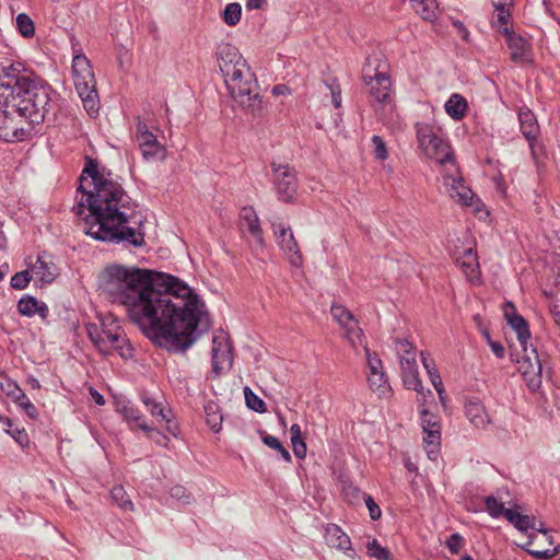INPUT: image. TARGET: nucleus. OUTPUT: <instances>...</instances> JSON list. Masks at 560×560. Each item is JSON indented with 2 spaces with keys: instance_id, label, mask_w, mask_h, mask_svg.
<instances>
[{
  "instance_id": "1",
  "label": "nucleus",
  "mask_w": 560,
  "mask_h": 560,
  "mask_svg": "<svg viewBox=\"0 0 560 560\" xmlns=\"http://www.w3.org/2000/svg\"><path fill=\"white\" fill-rule=\"evenodd\" d=\"M101 288L127 307L145 337L170 352L186 351L207 330L205 302L175 276L114 265L103 271Z\"/></svg>"
},
{
  "instance_id": "2",
  "label": "nucleus",
  "mask_w": 560,
  "mask_h": 560,
  "mask_svg": "<svg viewBox=\"0 0 560 560\" xmlns=\"http://www.w3.org/2000/svg\"><path fill=\"white\" fill-rule=\"evenodd\" d=\"M77 190L82 197L72 210L82 217L85 234L96 241L133 247L145 244L143 222L139 221L136 228L129 225L136 207L131 197L109 171H100L90 156H85Z\"/></svg>"
},
{
  "instance_id": "3",
  "label": "nucleus",
  "mask_w": 560,
  "mask_h": 560,
  "mask_svg": "<svg viewBox=\"0 0 560 560\" xmlns=\"http://www.w3.org/2000/svg\"><path fill=\"white\" fill-rule=\"evenodd\" d=\"M1 71L0 139L22 141L55 115L59 94L22 63L2 67Z\"/></svg>"
},
{
  "instance_id": "4",
  "label": "nucleus",
  "mask_w": 560,
  "mask_h": 560,
  "mask_svg": "<svg viewBox=\"0 0 560 560\" xmlns=\"http://www.w3.org/2000/svg\"><path fill=\"white\" fill-rule=\"evenodd\" d=\"M217 63L224 85L235 102L254 116L262 115L256 75L240 50L231 44L219 45Z\"/></svg>"
},
{
  "instance_id": "5",
  "label": "nucleus",
  "mask_w": 560,
  "mask_h": 560,
  "mask_svg": "<svg viewBox=\"0 0 560 560\" xmlns=\"http://www.w3.org/2000/svg\"><path fill=\"white\" fill-rule=\"evenodd\" d=\"M86 331L101 354L107 357L117 352L124 359L132 357L133 349L118 324L114 322L109 325L104 322L101 325L90 323L86 325Z\"/></svg>"
},
{
  "instance_id": "6",
  "label": "nucleus",
  "mask_w": 560,
  "mask_h": 560,
  "mask_svg": "<svg viewBox=\"0 0 560 560\" xmlns=\"http://www.w3.org/2000/svg\"><path fill=\"white\" fill-rule=\"evenodd\" d=\"M415 128L422 153L440 165L454 167L453 151L442 130L436 126L423 122L416 124Z\"/></svg>"
},
{
  "instance_id": "7",
  "label": "nucleus",
  "mask_w": 560,
  "mask_h": 560,
  "mask_svg": "<svg viewBox=\"0 0 560 560\" xmlns=\"http://www.w3.org/2000/svg\"><path fill=\"white\" fill-rule=\"evenodd\" d=\"M518 372L532 392L540 388L542 383V366L537 350L533 347L521 348L516 359Z\"/></svg>"
},
{
  "instance_id": "8",
  "label": "nucleus",
  "mask_w": 560,
  "mask_h": 560,
  "mask_svg": "<svg viewBox=\"0 0 560 560\" xmlns=\"http://www.w3.org/2000/svg\"><path fill=\"white\" fill-rule=\"evenodd\" d=\"M238 218L242 235L247 241L250 250L256 256L259 255L265 248V238L256 210L253 207H243Z\"/></svg>"
},
{
  "instance_id": "9",
  "label": "nucleus",
  "mask_w": 560,
  "mask_h": 560,
  "mask_svg": "<svg viewBox=\"0 0 560 560\" xmlns=\"http://www.w3.org/2000/svg\"><path fill=\"white\" fill-rule=\"evenodd\" d=\"M363 80L370 88V95L378 103H385L392 92L390 77L386 71L385 65L372 66L369 59L368 65L363 69Z\"/></svg>"
},
{
  "instance_id": "10",
  "label": "nucleus",
  "mask_w": 560,
  "mask_h": 560,
  "mask_svg": "<svg viewBox=\"0 0 560 560\" xmlns=\"http://www.w3.org/2000/svg\"><path fill=\"white\" fill-rule=\"evenodd\" d=\"M272 180L277 197L280 201L293 202L298 192L296 172L289 164L272 162Z\"/></svg>"
},
{
  "instance_id": "11",
  "label": "nucleus",
  "mask_w": 560,
  "mask_h": 560,
  "mask_svg": "<svg viewBox=\"0 0 560 560\" xmlns=\"http://www.w3.org/2000/svg\"><path fill=\"white\" fill-rule=\"evenodd\" d=\"M72 73L75 90L79 95H84L88 102H92L95 95L96 80L90 60L85 55L79 54L72 60Z\"/></svg>"
},
{
  "instance_id": "12",
  "label": "nucleus",
  "mask_w": 560,
  "mask_h": 560,
  "mask_svg": "<svg viewBox=\"0 0 560 560\" xmlns=\"http://www.w3.org/2000/svg\"><path fill=\"white\" fill-rule=\"evenodd\" d=\"M233 362V348L230 337L223 329H219L212 337V373L221 375L229 372Z\"/></svg>"
},
{
  "instance_id": "13",
  "label": "nucleus",
  "mask_w": 560,
  "mask_h": 560,
  "mask_svg": "<svg viewBox=\"0 0 560 560\" xmlns=\"http://www.w3.org/2000/svg\"><path fill=\"white\" fill-rule=\"evenodd\" d=\"M522 547L529 555L538 559L552 558L559 551L552 535L542 528V523H539L537 529L527 534V540Z\"/></svg>"
},
{
  "instance_id": "14",
  "label": "nucleus",
  "mask_w": 560,
  "mask_h": 560,
  "mask_svg": "<svg viewBox=\"0 0 560 560\" xmlns=\"http://www.w3.org/2000/svg\"><path fill=\"white\" fill-rule=\"evenodd\" d=\"M271 228L277 244L282 249L290 264L295 267L301 266L303 260L302 254L291 228L282 223H272Z\"/></svg>"
},
{
  "instance_id": "15",
  "label": "nucleus",
  "mask_w": 560,
  "mask_h": 560,
  "mask_svg": "<svg viewBox=\"0 0 560 560\" xmlns=\"http://www.w3.org/2000/svg\"><path fill=\"white\" fill-rule=\"evenodd\" d=\"M446 172L443 175V184L450 198L463 206H472L474 192L465 185L462 176L458 174L457 168Z\"/></svg>"
},
{
  "instance_id": "16",
  "label": "nucleus",
  "mask_w": 560,
  "mask_h": 560,
  "mask_svg": "<svg viewBox=\"0 0 560 560\" xmlns=\"http://www.w3.org/2000/svg\"><path fill=\"white\" fill-rule=\"evenodd\" d=\"M400 369L404 386L409 390H415L418 394V397H422L424 401L427 396H431L432 393L430 389L424 392L422 382L419 377L417 360L415 355L404 357L401 355Z\"/></svg>"
},
{
  "instance_id": "17",
  "label": "nucleus",
  "mask_w": 560,
  "mask_h": 560,
  "mask_svg": "<svg viewBox=\"0 0 560 560\" xmlns=\"http://www.w3.org/2000/svg\"><path fill=\"white\" fill-rule=\"evenodd\" d=\"M365 357L369 368L368 382L371 389L381 394L385 393L388 388V383L381 359L375 353H372L370 349H365Z\"/></svg>"
},
{
  "instance_id": "18",
  "label": "nucleus",
  "mask_w": 560,
  "mask_h": 560,
  "mask_svg": "<svg viewBox=\"0 0 560 560\" xmlns=\"http://www.w3.org/2000/svg\"><path fill=\"white\" fill-rule=\"evenodd\" d=\"M503 311L509 325L516 332L520 347H529L530 331L527 322L523 316L516 313L515 306L512 302H506Z\"/></svg>"
},
{
  "instance_id": "19",
  "label": "nucleus",
  "mask_w": 560,
  "mask_h": 560,
  "mask_svg": "<svg viewBox=\"0 0 560 560\" xmlns=\"http://www.w3.org/2000/svg\"><path fill=\"white\" fill-rule=\"evenodd\" d=\"M116 410L129 423L131 429L139 428L144 433L153 432V428L145 422L140 410L131 401L118 400L116 402Z\"/></svg>"
},
{
  "instance_id": "20",
  "label": "nucleus",
  "mask_w": 560,
  "mask_h": 560,
  "mask_svg": "<svg viewBox=\"0 0 560 560\" xmlns=\"http://www.w3.org/2000/svg\"><path fill=\"white\" fill-rule=\"evenodd\" d=\"M503 35L506 37L508 47L511 51V59L514 62L525 61L529 52V43L527 39L515 34L509 27L503 28Z\"/></svg>"
},
{
  "instance_id": "21",
  "label": "nucleus",
  "mask_w": 560,
  "mask_h": 560,
  "mask_svg": "<svg viewBox=\"0 0 560 560\" xmlns=\"http://www.w3.org/2000/svg\"><path fill=\"white\" fill-rule=\"evenodd\" d=\"M141 400L150 411L152 417H155L159 422H166V430L174 436L177 435L178 425L170 419L171 410L165 409L161 402L155 401L153 398L149 397L147 394L141 396Z\"/></svg>"
},
{
  "instance_id": "22",
  "label": "nucleus",
  "mask_w": 560,
  "mask_h": 560,
  "mask_svg": "<svg viewBox=\"0 0 560 560\" xmlns=\"http://www.w3.org/2000/svg\"><path fill=\"white\" fill-rule=\"evenodd\" d=\"M465 413L469 422L477 429H486L491 423L489 413L479 400H468L465 404Z\"/></svg>"
},
{
  "instance_id": "23",
  "label": "nucleus",
  "mask_w": 560,
  "mask_h": 560,
  "mask_svg": "<svg viewBox=\"0 0 560 560\" xmlns=\"http://www.w3.org/2000/svg\"><path fill=\"white\" fill-rule=\"evenodd\" d=\"M456 260L469 281H478L480 279L479 264L472 248H466L457 256Z\"/></svg>"
},
{
  "instance_id": "24",
  "label": "nucleus",
  "mask_w": 560,
  "mask_h": 560,
  "mask_svg": "<svg viewBox=\"0 0 560 560\" xmlns=\"http://www.w3.org/2000/svg\"><path fill=\"white\" fill-rule=\"evenodd\" d=\"M137 141L145 161H154L164 156V148L158 141L155 135L140 136Z\"/></svg>"
},
{
  "instance_id": "25",
  "label": "nucleus",
  "mask_w": 560,
  "mask_h": 560,
  "mask_svg": "<svg viewBox=\"0 0 560 560\" xmlns=\"http://www.w3.org/2000/svg\"><path fill=\"white\" fill-rule=\"evenodd\" d=\"M520 126L522 133L529 142L533 154H535L533 141L539 133V126L537 124L535 115L527 108L521 109L518 113Z\"/></svg>"
},
{
  "instance_id": "26",
  "label": "nucleus",
  "mask_w": 560,
  "mask_h": 560,
  "mask_svg": "<svg viewBox=\"0 0 560 560\" xmlns=\"http://www.w3.org/2000/svg\"><path fill=\"white\" fill-rule=\"evenodd\" d=\"M505 518L526 536L529 532L537 529L540 523L534 516L523 515L513 509L505 511Z\"/></svg>"
},
{
  "instance_id": "27",
  "label": "nucleus",
  "mask_w": 560,
  "mask_h": 560,
  "mask_svg": "<svg viewBox=\"0 0 560 560\" xmlns=\"http://www.w3.org/2000/svg\"><path fill=\"white\" fill-rule=\"evenodd\" d=\"M325 540L329 547L340 550H348L351 544L347 534L337 525H330L326 528Z\"/></svg>"
},
{
  "instance_id": "28",
  "label": "nucleus",
  "mask_w": 560,
  "mask_h": 560,
  "mask_svg": "<svg viewBox=\"0 0 560 560\" xmlns=\"http://www.w3.org/2000/svg\"><path fill=\"white\" fill-rule=\"evenodd\" d=\"M445 110L453 119H462L467 110V101L455 93L445 103Z\"/></svg>"
},
{
  "instance_id": "29",
  "label": "nucleus",
  "mask_w": 560,
  "mask_h": 560,
  "mask_svg": "<svg viewBox=\"0 0 560 560\" xmlns=\"http://www.w3.org/2000/svg\"><path fill=\"white\" fill-rule=\"evenodd\" d=\"M343 330L346 339L354 350H358L359 347H363L364 350L369 349L364 332L358 326L357 320L343 328Z\"/></svg>"
},
{
  "instance_id": "30",
  "label": "nucleus",
  "mask_w": 560,
  "mask_h": 560,
  "mask_svg": "<svg viewBox=\"0 0 560 560\" xmlns=\"http://www.w3.org/2000/svg\"><path fill=\"white\" fill-rule=\"evenodd\" d=\"M110 498L124 512H133L135 505L122 486L116 485L110 490Z\"/></svg>"
},
{
  "instance_id": "31",
  "label": "nucleus",
  "mask_w": 560,
  "mask_h": 560,
  "mask_svg": "<svg viewBox=\"0 0 560 560\" xmlns=\"http://www.w3.org/2000/svg\"><path fill=\"white\" fill-rule=\"evenodd\" d=\"M417 401L420 407L422 431L441 430L439 417L434 413L429 412L428 409L424 407L427 398L423 401L422 397L420 396L417 398Z\"/></svg>"
},
{
  "instance_id": "32",
  "label": "nucleus",
  "mask_w": 560,
  "mask_h": 560,
  "mask_svg": "<svg viewBox=\"0 0 560 560\" xmlns=\"http://www.w3.org/2000/svg\"><path fill=\"white\" fill-rule=\"evenodd\" d=\"M441 430L423 431V443L428 457L434 460L439 453Z\"/></svg>"
},
{
  "instance_id": "33",
  "label": "nucleus",
  "mask_w": 560,
  "mask_h": 560,
  "mask_svg": "<svg viewBox=\"0 0 560 560\" xmlns=\"http://www.w3.org/2000/svg\"><path fill=\"white\" fill-rule=\"evenodd\" d=\"M32 272L43 282L50 283L55 279L54 265L48 264L43 259V256L37 257Z\"/></svg>"
},
{
  "instance_id": "34",
  "label": "nucleus",
  "mask_w": 560,
  "mask_h": 560,
  "mask_svg": "<svg viewBox=\"0 0 560 560\" xmlns=\"http://www.w3.org/2000/svg\"><path fill=\"white\" fill-rule=\"evenodd\" d=\"M0 421L5 425L7 433L10 434L21 446L28 444V434L24 428L14 425L13 421L4 416H0Z\"/></svg>"
},
{
  "instance_id": "35",
  "label": "nucleus",
  "mask_w": 560,
  "mask_h": 560,
  "mask_svg": "<svg viewBox=\"0 0 560 560\" xmlns=\"http://www.w3.org/2000/svg\"><path fill=\"white\" fill-rule=\"evenodd\" d=\"M415 11L422 16L423 20L431 21L435 18L438 4L435 0H410Z\"/></svg>"
},
{
  "instance_id": "36",
  "label": "nucleus",
  "mask_w": 560,
  "mask_h": 560,
  "mask_svg": "<svg viewBox=\"0 0 560 560\" xmlns=\"http://www.w3.org/2000/svg\"><path fill=\"white\" fill-rule=\"evenodd\" d=\"M330 313L342 329L355 322L353 314L341 304H332Z\"/></svg>"
},
{
  "instance_id": "37",
  "label": "nucleus",
  "mask_w": 560,
  "mask_h": 560,
  "mask_svg": "<svg viewBox=\"0 0 560 560\" xmlns=\"http://www.w3.org/2000/svg\"><path fill=\"white\" fill-rule=\"evenodd\" d=\"M16 28L25 38H32L35 35V25L33 20L26 13H20L16 16Z\"/></svg>"
},
{
  "instance_id": "38",
  "label": "nucleus",
  "mask_w": 560,
  "mask_h": 560,
  "mask_svg": "<svg viewBox=\"0 0 560 560\" xmlns=\"http://www.w3.org/2000/svg\"><path fill=\"white\" fill-rule=\"evenodd\" d=\"M241 16H242V7L240 3H236V2L229 3L222 13L223 21L229 26L236 25L240 22Z\"/></svg>"
},
{
  "instance_id": "39",
  "label": "nucleus",
  "mask_w": 560,
  "mask_h": 560,
  "mask_svg": "<svg viewBox=\"0 0 560 560\" xmlns=\"http://www.w3.org/2000/svg\"><path fill=\"white\" fill-rule=\"evenodd\" d=\"M244 397L246 406L259 413L266 412V404L265 401L259 398L248 386L244 387Z\"/></svg>"
},
{
  "instance_id": "40",
  "label": "nucleus",
  "mask_w": 560,
  "mask_h": 560,
  "mask_svg": "<svg viewBox=\"0 0 560 560\" xmlns=\"http://www.w3.org/2000/svg\"><path fill=\"white\" fill-rule=\"evenodd\" d=\"M31 419L35 420L38 418L37 408L28 399L25 393L22 390L12 399Z\"/></svg>"
},
{
  "instance_id": "41",
  "label": "nucleus",
  "mask_w": 560,
  "mask_h": 560,
  "mask_svg": "<svg viewBox=\"0 0 560 560\" xmlns=\"http://www.w3.org/2000/svg\"><path fill=\"white\" fill-rule=\"evenodd\" d=\"M18 310L24 316H33L38 311V301L34 296L26 295L20 299Z\"/></svg>"
},
{
  "instance_id": "42",
  "label": "nucleus",
  "mask_w": 560,
  "mask_h": 560,
  "mask_svg": "<svg viewBox=\"0 0 560 560\" xmlns=\"http://www.w3.org/2000/svg\"><path fill=\"white\" fill-rule=\"evenodd\" d=\"M366 549L368 555L372 558L377 560H390L389 551L382 547L375 538L368 541Z\"/></svg>"
},
{
  "instance_id": "43",
  "label": "nucleus",
  "mask_w": 560,
  "mask_h": 560,
  "mask_svg": "<svg viewBox=\"0 0 560 560\" xmlns=\"http://www.w3.org/2000/svg\"><path fill=\"white\" fill-rule=\"evenodd\" d=\"M262 442L268 447L278 451L285 462H291V455L289 451L282 445L278 438L272 435H264Z\"/></svg>"
},
{
  "instance_id": "44",
  "label": "nucleus",
  "mask_w": 560,
  "mask_h": 560,
  "mask_svg": "<svg viewBox=\"0 0 560 560\" xmlns=\"http://www.w3.org/2000/svg\"><path fill=\"white\" fill-rule=\"evenodd\" d=\"M485 504L488 513L493 516L498 517L500 515H503L505 517V511L508 509H504L503 503L499 502L497 498L490 495L485 499Z\"/></svg>"
},
{
  "instance_id": "45",
  "label": "nucleus",
  "mask_w": 560,
  "mask_h": 560,
  "mask_svg": "<svg viewBox=\"0 0 560 560\" xmlns=\"http://www.w3.org/2000/svg\"><path fill=\"white\" fill-rule=\"evenodd\" d=\"M373 145V154L375 159L384 161L388 156L387 147L380 136H373L371 139Z\"/></svg>"
},
{
  "instance_id": "46",
  "label": "nucleus",
  "mask_w": 560,
  "mask_h": 560,
  "mask_svg": "<svg viewBox=\"0 0 560 560\" xmlns=\"http://www.w3.org/2000/svg\"><path fill=\"white\" fill-rule=\"evenodd\" d=\"M0 389L7 396L11 397L12 399L15 396H18L19 393L22 392V389L19 387V385L9 377H2L0 380Z\"/></svg>"
},
{
  "instance_id": "47",
  "label": "nucleus",
  "mask_w": 560,
  "mask_h": 560,
  "mask_svg": "<svg viewBox=\"0 0 560 560\" xmlns=\"http://www.w3.org/2000/svg\"><path fill=\"white\" fill-rule=\"evenodd\" d=\"M31 279H32V277L30 276L28 270L20 271V272H16L11 278V285H12V288L18 289V290L25 289L27 287V284L30 283Z\"/></svg>"
},
{
  "instance_id": "48",
  "label": "nucleus",
  "mask_w": 560,
  "mask_h": 560,
  "mask_svg": "<svg viewBox=\"0 0 560 560\" xmlns=\"http://www.w3.org/2000/svg\"><path fill=\"white\" fill-rule=\"evenodd\" d=\"M497 10V25L499 27V31L503 34V28L509 27V19H510V10L505 8L504 5H495Z\"/></svg>"
},
{
  "instance_id": "49",
  "label": "nucleus",
  "mask_w": 560,
  "mask_h": 560,
  "mask_svg": "<svg viewBox=\"0 0 560 560\" xmlns=\"http://www.w3.org/2000/svg\"><path fill=\"white\" fill-rule=\"evenodd\" d=\"M397 347H398L397 352L399 355V361L401 360V355H404V357L415 355L416 357V348L408 340H405V339L397 340Z\"/></svg>"
},
{
  "instance_id": "50",
  "label": "nucleus",
  "mask_w": 560,
  "mask_h": 560,
  "mask_svg": "<svg viewBox=\"0 0 560 560\" xmlns=\"http://www.w3.org/2000/svg\"><path fill=\"white\" fill-rule=\"evenodd\" d=\"M363 499H364L365 505L369 510L371 518L374 521L378 520L382 514L380 506L375 503L373 498L369 494H364Z\"/></svg>"
},
{
  "instance_id": "51",
  "label": "nucleus",
  "mask_w": 560,
  "mask_h": 560,
  "mask_svg": "<svg viewBox=\"0 0 560 560\" xmlns=\"http://www.w3.org/2000/svg\"><path fill=\"white\" fill-rule=\"evenodd\" d=\"M428 374L430 376L432 385L434 386V388L436 389V392L440 396V399L443 401L444 387H443L441 376L439 375V373L435 369L429 370Z\"/></svg>"
},
{
  "instance_id": "52",
  "label": "nucleus",
  "mask_w": 560,
  "mask_h": 560,
  "mask_svg": "<svg viewBox=\"0 0 560 560\" xmlns=\"http://www.w3.org/2000/svg\"><path fill=\"white\" fill-rule=\"evenodd\" d=\"M446 546L452 553H457L462 547V537L459 534H453L446 541Z\"/></svg>"
},
{
  "instance_id": "53",
  "label": "nucleus",
  "mask_w": 560,
  "mask_h": 560,
  "mask_svg": "<svg viewBox=\"0 0 560 560\" xmlns=\"http://www.w3.org/2000/svg\"><path fill=\"white\" fill-rule=\"evenodd\" d=\"M147 435L153 440L158 445H161V446H167V443L170 441V439L167 438V435L163 434L161 431L159 430H155L153 428V432L151 433H147Z\"/></svg>"
},
{
  "instance_id": "54",
  "label": "nucleus",
  "mask_w": 560,
  "mask_h": 560,
  "mask_svg": "<svg viewBox=\"0 0 560 560\" xmlns=\"http://www.w3.org/2000/svg\"><path fill=\"white\" fill-rule=\"evenodd\" d=\"M485 337L487 338L488 345L491 348L492 352L495 354V357L503 358L505 353L504 347L500 342L491 340L487 331L485 332Z\"/></svg>"
},
{
  "instance_id": "55",
  "label": "nucleus",
  "mask_w": 560,
  "mask_h": 560,
  "mask_svg": "<svg viewBox=\"0 0 560 560\" xmlns=\"http://www.w3.org/2000/svg\"><path fill=\"white\" fill-rule=\"evenodd\" d=\"M172 498H175V499H178V500H183V499H188V494H187V491H186V488L183 487V486H174L171 491H170Z\"/></svg>"
},
{
  "instance_id": "56",
  "label": "nucleus",
  "mask_w": 560,
  "mask_h": 560,
  "mask_svg": "<svg viewBox=\"0 0 560 560\" xmlns=\"http://www.w3.org/2000/svg\"><path fill=\"white\" fill-rule=\"evenodd\" d=\"M83 102V105L85 107V109L90 113V114H93V113H96L97 112V103H96V100H97V91L95 90V95L92 97L93 100V103L91 102H88V98L85 100V96L84 95H79Z\"/></svg>"
},
{
  "instance_id": "57",
  "label": "nucleus",
  "mask_w": 560,
  "mask_h": 560,
  "mask_svg": "<svg viewBox=\"0 0 560 560\" xmlns=\"http://www.w3.org/2000/svg\"><path fill=\"white\" fill-rule=\"evenodd\" d=\"M452 24L457 30V32L462 36V38L467 40L469 37V32L466 28V26L464 25V23L458 20H453Z\"/></svg>"
},
{
  "instance_id": "58",
  "label": "nucleus",
  "mask_w": 560,
  "mask_h": 560,
  "mask_svg": "<svg viewBox=\"0 0 560 560\" xmlns=\"http://www.w3.org/2000/svg\"><path fill=\"white\" fill-rule=\"evenodd\" d=\"M293 453L298 458H304L306 455V443L303 441L302 443H294Z\"/></svg>"
},
{
  "instance_id": "59",
  "label": "nucleus",
  "mask_w": 560,
  "mask_h": 560,
  "mask_svg": "<svg viewBox=\"0 0 560 560\" xmlns=\"http://www.w3.org/2000/svg\"><path fill=\"white\" fill-rule=\"evenodd\" d=\"M266 3H267V0H247L246 9L247 10H260L266 5Z\"/></svg>"
},
{
  "instance_id": "60",
  "label": "nucleus",
  "mask_w": 560,
  "mask_h": 560,
  "mask_svg": "<svg viewBox=\"0 0 560 560\" xmlns=\"http://www.w3.org/2000/svg\"><path fill=\"white\" fill-rule=\"evenodd\" d=\"M152 132L149 130L148 128V125L138 119V122H137V140H139V137L140 136H147V135H151Z\"/></svg>"
},
{
  "instance_id": "61",
  "label": "nucleus",
  "mask_w": 560,
  "mask_h": 560,
  "mask_svg": "<svg viewBox=\"0 0 560 560\" xmlns=\"http://www.w3.org/2000/svg\"><path fill=\"white\" fill-rule=\"evenodd\" d=\"M90 394L96 405L103 406L105 404L104 396L102 394H100L95 388L91 387Z\"/></svg>"
},
{
  "instance_id": "62",
  "label": "nucleus",
  "mask_w": 560,
  "mask_h": 560,
  "mask_svg": "<svg viewBox=\"0 0 560 560\" xmlns=\"http://www.w3.org/2000/svg\"><path fill=\"white\" fill-rule=\"evenodd\" d=\"M331 96H332V102H334L335 107L336 108L340 107V105H341L340 91H335L331 89Z\"/></svg>"
},
{
  "instance_id": "63",
  "label": "nucleus",
  "mask_w": 560,
  "mask_h": 560,
  "mask_svg": "<svg viewBox=\"0 0 560 560\" xmlns=\"http://www.w3.org/2000/svg\"><path fill=\"white\" fill-rule=\"evenodd\" d=\"M290 434L291 438L298 439L299 435H302L301 427L298 423L292 424L290 428Z\"/></svg>"
},
{
  "instance_id": "64",
  "label": "nucleus",
  "mask_w": 560,
  "mask_h": 560,
  "mask_svg": "<svg viewBox=\"0 0 560 560\" xmlns=\"http://www.w3.org/2000/svg\"><path fill=\"white\" fill-rule=\"evenodd\" d=\"M27 384L30 385V387L32 389H39L40 388L39 381L36 377H34V376H28L27 377Z\"/></svg>"
}]
</instances>
